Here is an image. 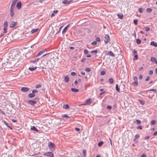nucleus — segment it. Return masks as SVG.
<instances>
[{
	"label": "nucleus",
	"mask_w": 157,
	"mask_h": 157,
	"mask_svg": "<svg viewBox=\"0 0 157 157\" xmlns=\"http://www.w3.org/2000/svg\"><path fill=\"white\" fill-rule=\"evenodd\" d=\"M104 38V42L106 44L109 42L110 41V37L109 35L107 34H105V35Z\"/></svg>",
	"instance_id": "obj_1"
},
{
	"label": "nucleus",
	"mask_w": 157,
	"mask_h": 157,
	"mask_svg": "<svg viewBox=\"0 0 157 157\" xmlns=\"http://www.w3.org/2000/svg\"><path fill=\"white\" fill-rule=\"evenodd\" d=\"M48 146L50 149L53 150H55V145L52 142H49L48 144Z\"/></svg>",
	"instance_id": "obj_2"
},
{
	"label": "nucleus",
	"mask_w": 157,
	"mask_h": 157,
	"mask_svg": "<svg viewBox=\"0 0 157 157\" xmlns=\"http://www.w3.org/2000/svg\"><path fill=\"white\" fill-rule=\"evenodd\" d=\"M27 103L32 106H33L36 103V101L35 100H29L27 101Z\"/></svg>",
	"instance_id": "obj_3"
},
{
	"label": "nucleus",
	"mask_w": 157,
	"mask_h": 157,
	"mask_svg": "<svg viewBox=\"0 0 157 157\" xmlns=\"http://www.w3.org/2000/svg\"><path fill=\"white\" fill-rule=\"evenodd\" d=\"M44 155L49 157H53V154L51 152H46L44 153Z\"/></svg>",
	"instance_id": "obj_4"
},
{
	"label": "nucleus",
	"mask_w": 157,
	"mask_h": 157,
	"mask_svg": "<svg viewBox=\"0 0 157 157\" xmlns=\"http://www.w3.org/2000/svg\"><path fill=\"white\" fill-rule=\"evenodd\" d=\"M17 22L16 21H13L11 22L10 24V28H13L16 26L17 25Z\"/></svg>",
	"instance_id": "obj_5"
},
{
	"label": "nucleus",
	"mask_w": 157,
	"mask_h": 157,
	"mask_svg": "<svg viewBox=\"0 0 157 157\" xmlns=\"http://www.w3.org/2000/svg\"><path fill=\"white\" fill-rule=\"evenodd\" d=\"M29 88L24 87L21 88V90L22 92H26L29 91Z\"/></svg>",
	"instance_id": "obj_6"
},
{
	"label": "nucleus",
	"mask_w": 157,
	"mask_h": 157,
	"mask_svg": "<svg viewBox=\"0 0 157 157\" xmlns=\"http://www.w3.org/2000/svg\"><path fill=\"white\" fill-rule=\"evenodd\" d=\"M91 103V99L90 98L87 99L85 102V103L82 104L83 105H89Z\"/></svg>",
	"instance_id": "obj_7"
},
{
	"label": "nucleus",
	"mask_w": 157,
	"mask_h": 157,
	"mask_svg": "<svg viewBox=\"0 0 157 157\" xmlns=\"http://www.w3.org/2000/svg\"><path fill=\"white\" fill-rule=\"evenodd\" d=\"M39 58H36L34 60H31L30 61V63H35L36 62H37L39 60Z\"/></svg>",
	"instance_id": "obj_8"
},
{
	"label": "nucleus",
	"mask_w": 157,
	"mask_h": 157,
	"mask_svg": "<svg viewBox=\"0 0 157 157\" xmlns=\"http://www.w3.org/2000/svg\"><path fill=\"white\" fill-rule=\"evenodd\" d=\"M21 3L20 2H19L17 3V5H16V7L17 8V9L18 10H19L21 9Z\"/></svg>",
	"instance_id": "obj_9"
},
{
	"label": "nucleus",
	"mask_w": 157,
	"mask_h": 157,
	"mask_svg": "<svg viewBox=\"0 0 157 157\" xmlns=\"http://www.w3.org/2000/svg\"><path fill=\"white\" fill-rule=\"evenodd\" d=\"M30 129L32 131H33L36 132H38V130L34 126H33V127H31Z\"/></svg>",
	"instance_id": "obj_10"
},
{
	"label": "nucleus",
	"mask_w": 157,
	"mask_h": 157,
	"mask_svg": "<svg viewBox=\"0 0 157 157\" xmlns=\"http://www.w3.org/2000/svg\"><path fill=\"white\" fill-rule=\"evenodd\" d=\"M107 55L112 57L115 56V55L113 53L112 51H109L108 52Z\"/></svg>",
	"instance_id": "obj_11"
},
{
	"label": "nucleus",
	"mask_w": 157,
	"mask_h": 157,
	"mask_svg": "<svg viewBox=\"0 0 157 157\" xmlns=\"http://www.w3.org/2000/svg\"><path fill=\"white\" fill-rule=\"evenodd\" d=\"M72 1V0H63L62 2V3L65 4H67Z\"/></svg>",
	"instance_id": "obj_12"
},
{
	"label": "nucleus",
	"mask_w": 157,
	"mask_h": 157,
	"mask_svg": "<svg viewBox=\"0 0 157 157\" xmlns=\"http://www.w3.org/2000/svg\"><path fill=\"white\" fill-rule=\"evenodd\" d=\"M35 94L32 93L29 94L28 95V97L30 98H33L35 97Z\"/></svg>",
	"instance_id": "obj_13"
},
{
	"label": "nucleus",
	"mask_w": 157,
	"mask_h": 157,
	"mask_svg": "<svg viewBox=\"0 0 157 157\" xmlns=\"http://www.w3.org/2000/svg\"><path fill=\"white\" fill-rule=\"evenodd\" d=\"M150 44L154 47H157V44L155 41H152L150 43Z\"/></svg>",
	"instance_id": "obj_14"
},
{
	"label": "nucleus",
	"mask_w": 157,
	"mask_h": 157,
	"mask_svg": "<svg viewBox=\"0 0 157 157\" xmlns=\"http://www.w3.org/2000/svg\"><path fill=\"white\" fill-rule=\"evenodd\" d=\"M37 68V67H30L29 68V70L30 71H33L36 69Z\"/></svg>",
	"instance_id": "obj_15"
},
{
	"label": "nucleus",
	"mask_w": 157,
	"mask_h": 157,
	"mask_svg": "<svg viewBox=\"0 0 157 157\" xmlns=\"http://www.w3.org/2000/svg\"><path fill=\"white\" fill-rule=\"evenodd\" d=\"M69 24H68L64 28V29H63V30L62 31V33H65L66 32V30L67 29V27L69 26Z\"/></svg>",
	"instance_id": "obj_16"
},
{
	"label": "nucleus",
	"mask_w": 157,
	"mask_h": 157,
	"mask_svg": "<svg viewBox=\"0 0 157 157\" xmlns=\"http://www.w3.org/2000/svg\"><path fill=\"white\" fill-rule=\"evenodd\" d=\"M139 101L142 105H144L145 103V101L142 99H139Z\"/></svg>",
	"instance_id": "obj_17"
},
{
	"label": "nucleus",
	"mask_w": 157,
	"mask_h": 157,
	"mask_svg": "<svg viewBox=\"0 0 157 157\" xmlns=\"http://www.w3.org/2000/svg\"><path fill=\"white\" fill-rule=\"evenodd\" d=\"M64 81L65 82H68L69 78L68 76H66L64 77Z\"/></svg>",
	"instance_id": "obj_18"
},
{
	"label": "nucleus",
	"mask_w": 157,
	"mask_h": 157,
	"mask_svg": "<svg viewBox=\"0 0 157 157\" xmlns=\"http://www.w3.org/2000/svg\"><path fill=\"white\" fill-rule=\"evenodd\" d=\"M17 2V0H14L12 2L11 6L14 7L15 6V4Z\"/></svg>",
	"instance_id": "obj_19"
},
{
	"label": "nucleus",
	"mask_w": 157,
	"mask_h": 157,
	"mask_svg": "<svg viewBox=\"0 0 157 157\" xmlns=\"http://www.w3.org/2000/svg\"><path fill=\"white\" fill-rule=\"evenodd\" d=\"M63 108L66 109H68L69 108V106L67 104L64 105H63Z\"/></svg>",
	"instance_id": "obj_20"
},
{
	"label": "nucleus",
	"mask_w": 157,
	"mask_h": 157,
	"mask_svg": "<svg viewBox=\"0 0 157 157\" xmlns=\"http://www.w3.org/2000/svg\"><path fill=\"white\" fill-rule=\"evenodd\" d=\"M71 90L73 92H76L78 91V90L77 89H76L74 88H71Z\"/></svg>",
	"instance_id": "obj_21"
},
{
	"label": "nucleus",
	"mask_w": 157,
	"mask_h": 157,
	"mask_svg": "<svg viewBox=\"0 0 157 157\" xmlns=\"http://www.w3.org/2000/svg\"><path fill=\"white\" fill-rule=\"evenodd\" d=\"M115 88L116 90L117 91V92H120V89L118 87V84H117L116 85Z\"/></svg>",
	"instance_id": "obj_22"
},
{
	"label": "nucleus",
	"mask_w": 157,
	"mask_h": 157,
	"mask_svg": "<svg viewBox=\"0 0 157 157\" xmlns=\"http://www.w3.org/2000/svg\"><path fill=\"white\" fill-rule=\"evenodd\" d=\"M38 30V29H32L31 31V32L32 33H33L37 31Z\"/></svg>",
	"instance_id": "obj_23"
},
{
	"label": "nucleus",
	"mask_w": 157,
	"mask_h": 157,
	"mask_svg": "<svg viewBox=\"0 0 157 157\" xmlns=\"http://www.w3.org/2000/svg\"><path fill=\"white\" fill-rule=\"evenodd\" d=\"M140 137V135L138 134H136L135 137V138L134 139V141L136 140L137 139H138Z\"/></svg>",
	"instance_id": "obj_24"
},
{
	"label": "nucleus",
	"mask_w": 157,
	"mask_h": 157,
	"mask_svg": "<svg viewBox=\"0 0 157 157\" xmlns=\"http://www.w3.org/2000/svg\"><path fill=\"white\" fill-rule=\"evenodd\" d=\"M4 27L7 28L8 26V22L7 21H5L4 24Z\"/></svg>",
	"instance_id": "obj_25"
},
{
	"label": "nucleus",
	"mask_w": 157,
	"mask_h": 157,
	"mask_svg": "<svg viewBox=\"0 0 157 157\" xmlns=\"http://www.w3.org/2000/svg\"><path fill=\"white\" fill-rule=\"evenodd\" d=\"M114 81L113 79L110 78L109 79V82L110 83L112 84L113 82Z\"/></svg>",
	"instance_id": "obj_26"
},
{
	"label": "nucleus",
	"mask_w": 157,
	"mask_h": 157,
	"mask_svg": "<svg viewBox=\"0 0 157 157\" xmlns=\"http://www.w3.org/2000/svg\"><path fill=\"white\" fill-rule=\"evenodd\" d=\"M147 91H154L155 93H156L157 92V90L156 89H152L150 90H147Z\"/></svg>",
	"instance_id": "obj_27"
},
{
	"label": "nucleus",
	"mask_w": 157,
	"mask_h": 157,
	"mask_svg": "<svg viewBox=\"0 0 157 157\" xmlns=\"http://www.w3.org/2000/svg\"><path fill=\"white\" fill-rule=\"evenodd\" d=\"M132 84L135 86H137L138 85L137 81H135L132 83Z\"/></svg>",
	"instance_id": "obj_28"
},
{
	"label": "nucleus",
	"mask_w": 157,
	"mask_h": 157,
	"mask_svg": "<svg viewBox=\"0 0 157 157\" xmlns=\"http://www.w3.org/2000/svg\"><path fill=\"white\" fill-rule=\"evenodd\" d=\"M136 42L137 44H140L141 43V41L140 39H137L136 40Z\"/></svg>",
	"instance_id": "obj_29"
},
{
	"label": "nucleus",
	"mask_w": 157,
	"mask_h": 157,
	"mask_svg": "<svg viewBox=\"0 0 157 157\" xmlns=\"http://www.w3.org/2000/svg\"><path fill=\"white\" fill-rule=\"evenodd\" d=\"M152 9L150 8H148L146 9V11L147 13H150L151 12Z\"/></svg>",
	"instance_id": "obj_30"
},
{
	"label": "nucleus",
	"mask_w": 157,
	"mask_h": 157,
	"mask_svg": "<svg viewBox=\"0 0 157 157\" xmlns=\"http://www.w3.org/2000/svg\"><path fill=\"white\" fill-rule=\"evenodd\" d=\"M155 123V120H152L150 122V124L151 125H153Z\"/></svg>",
	"instance_id": "obj_31"
},
{
	"label": "nucleus",
	"mask_w": 157,
	"mask_h": 157,
	"mask_svg": "<svg viewBox=\"0 0 157 157\" xmlns=\"http://www.w3.org/2000/svg\"><path fill=\"white\" fill-rule=\"evenodd\" d=\"M43 53V52L42 51H40L39 52V53L36 55V57H38L40 55H41Z\"/></svg>",
	"instance_id": "obj_32"
},
{
	"label": "nucleus",
	"mask_w": 157,
	"mask_h": 157,
	"mask_svg": "<svg viewBox=\"0 0 157 157\" xmlns=\"http://www.w3.org/2000/svg\"><path fill=\"white\" fill-rule=\"evenodd\" d=\"M82 154H83L84 157H86V150H83L82 151Z\"/></svg>",
	"instance_id": "obj_33"
},
{
	"label": "nucleus",
	"mask_w": 157,
	"mask_h": 157,
	"mask_svg": "<svg viewBox=\"0 0 157 157\" xmlns=\"http://www.w3.org/2000/svg\"><path fill=\"white\" fill-rule=\"evenodd\" d=\"M156 60V59L155 57H152L151 58V62H154Z\"/></svg>",
	"instance_id": "obj_34"
},
{
	"label": "nucleus",
	"mask_w": 157,
	"mask_h": 157,
	"mask_svg": "<svg viewBox=\"0 0 157 157\" xmlns=\"http://www.w3.org/2000/svg\"><path fill=\"white\" fill-rule=\"evenodd\" d=\"M103 143H104L103 142L100 141L98 143V145L99 147L101 146L103 144Z\"/></svg>",
	"instance_id": "obj_35"
},
{
	"label": "nucleus",
	"mask_w": 157,
	"mask_h": 157,
	"mask_svg": "<svg viewBox=\"0 0 157 157\" xmlns=\"http://www.w3.org/2000/svg\"><path fill=\"white\" fill-rule=\"evenodd\" d=\"M136 123L138 124H141V121L139 120H136Z\"/></svg>",
	"instance_id": "obj_36"
},
{
	"label": "nucleus",
	"mask_w": 157,
	"mask_h": 157,
	"mask_svg": "<svg viewBox=\"0 0 157 157\" xmlns=\"http://www.w3.org/2000/svg\"><path fill=\"white\" fill-rule=\"evenodd\" d=\"M62 117H65L66 118H70V117L67 116V115L64 114V115H62Z\"/></svg>",
	"instance_id": "obj_37"
},
{
	"label": "nucleus",
	"mask_w": 157,
	"mask_h": 157,
	"mask_svg": "<svg viewBox=\"0 0 157 157\" xmlns=\"http://www.w3.org/2000/svg\"><path fill=\"white\" fill-rule=\"evenodd\" d=\"M85 70L87 72H90L91 71L90 68L89 67L86 68Z\"/></svg>",
	"instance_id": "obj_38"
},
{
	"label": "nucleus",
	"mask_w": 157,
	"mask_h": 157,
	"mask_svg": "<svg viewBox=\"0 0 157 157\" xmlns=\"http://www.w3.org/2000/svg\"><path fill=\"white\" fill-rule=\"evenodd\" d=\"M133 79L135 81H137V77L136 76H134L133 77Z\"/></svg>",
	"instance_id": "obj_39"
},
{
	"label": "nucleus",
	"mask_w": 157,
	"mask_h": 157,
	"mask_svg": "<svg viewBox=\"0 0 157 157\" xmlns=\"http://www.w3.org/2000/svg\"><path fill=\"white\" fill-rule=\"evenodd\" d=\"M14 7L13 6H11L10 9V12L13 11Z\"/></svg>",
	"instance_id": "obj_40"
},
{
	"label": "nucleus",
	"mask_w": 157,
	"mask_h": 157,
	"mask_svg": "<svg viewBox=\"0 0 157 157\" xmlns=\"http://www.w3.org/2000/svg\"><path fill=\"white\" fill-rule=\"evenodd\" d=\"M88 50H87V49H85L84 50V54H87L88 53Z\"/></svg>",
	"instance_id": "obj_41"
},
{
	"label": "nucleus",
	"mask_w": 157,
	"mask_h": 157,
	"mask_svg": "<svg viewBox=\"0 0 157 157\" xmlns=\"http://www.w3.org/2000/svg\"><path fill=\"white\" fill-rule=\"evenodd\" d=\"M41 86L40 84H36V86L35 87L36 88H38L40 87Z\"/></svg>",
	"instance_id": "obj_42"
},
{
	"label": "nucleus",
	"mask_w": 157,
	"mask_h": 157,
	"mask_svg": "<svg viewBox=\"0 0 157 157\" xmlns=\"http://www.w3.org/2000/svg\"><path fill=\"white\" fill-rule=\"evenodd\" d=\"M105 74V71H103L101 72V75H104Z\"/></svg>",
	"instance_id": "obj_43"
},
{
	"label": "nucleus",
	"mask_w": 157,
	"mask_h": 157,
	"mask_svg": "<svg viewBox=\"0 0 157 157\" xmlns=\"http://www.w3.org/2000/svg\"><path fill=\"white\" fill-rule=\"evenodd\" d=\"M133 22L135 25H137L138 23V20H135L133 21Z\"/></svg>",
	"instance_id": "obj_44"
},
{
	"label": "nucleus",
	"mask_w": 157,
	"mask_h": 157,
	"mask_svg": "<svg viewBox=\"0 0 157 157\" xmlns=\"http://www.w3.org/2000/svg\"><path fill=\"white\" fill-rule=\"evenodd\" d=\"M117 16H118V17L119 18H120L121 19H123V15H120L119 14H118Z\"/></svg>",
	"instance_id": "obj_45"
},
{
	"label": "nucleus",
	"mask_w": 157,
	"mask_h": 157,
	"mask_svg": "<svg viewBox=\"0 0 157 157\" xmlns=\"http://www.w3.org/2000/svg\"><path fill=\"white\" fill-rule=\"evenodd\" d=\"M71 75L72 76H75L76 75V73L74 72H72L71 73Z\"/></svg>",
	"instance_id": "obj_46"
},
{
	"label": "nucleus",
	"mask_w": 157,
	"mask_h": 157,
	"mask_svg": "<svg viewBox=\"0 0 157 157\" xmlns=\"http://www.w3.org/2000/svg\"><path fill=\"white\" fill-rule=\"evenodd\" d=\"M97 44V42L96 41H94L91 43V44L92 45H95Z\"/></svg>",
	"instance_id": "obj_47"
},
{
	"label": "nucleus",
	"mask_w": 157,
	"mask_h": 157,
	"mask_svg": "<svg viewBox=\"0 0 157 157\" xmlns=\"http://www.w3.org/2000/svg\"><path fill=\"white\" fill-rule=\"evenodd\" d=\"M96 41L98 42H100V38L99 37H97L95 39Z\"/></svg>",
	"instance_id": "obj_48"
},
{
	"label": "nucleus",
	"mask_w": 157,
	"mask_h": 157,
	"mask_svg": "<svg viewBox=\"0 0 157 157\" xmlns=\"http://www.w3.org/2000/svg\"><path fill=\"white\" fill-rule=\"evenodd\" d=\"M139 11L140 13H142L143 12V10L142 8H140L139 9Z\"/></svg>",
	"instance_id": "obj_49"
},
{
	"label": "nucleus",
	"mask_w": 157,
	"mask_h": 157,
	"mask_svg": "<svg viewBox=\"0 0 157 157\" xmlns=\"http://www.w3.org/2000/svg\"><path fill=\"white\" fill-rule=\"evenodd\" d=\"M97 52H98V51L96 50H93L91 51V53H97Z\"/></svg>",
	"instance_id": "obj_50"
},
{
	"label": "nucleus",
	"mask_w": 157,
	"mask_h": 157,
	"mask_svg": "<svg viewBox=\"0 0 157 157\" xmlns=\"http://www.w3.org/2000/svg\"><path fill=\"white\" fill-rule=\"evenodd\" d=\"M38 92V90H32V93L33 94L37 93Z\"/></svg>",
	"instance_id": "obj_51"
},
{
	"label": "nucleus",
	"mask_w": 157,
	"mask_h": 157,
	"mask_svg": "<svg viewBox=\"0 0 157 157\" xmlns=\"http://www.w3.org/2000/svg\"><path fill=\"white\" fill-rule=\"evenodd\" d=\"M86 61V58H82V59H81V62H83V63H84V62H85Z\"/></svg>",
	"instance_id": "obj_52"
},
{
	"label": "nucleus",
	"mask_w": 157,
	"mask_h": 157,
	"mask_svg": "<svg viewBox=\"0 0 157 157\" xmlns=\"http://www.w3.org/2000/svg\"><path fill=\"white\" fill-rule=\"evenodd\" d=\"M7 28L4 27L3 30H4V33H5L7 32Z\"/></svg>",
	"instance_id": "obj_53"
},
{
	"label": "nucleus",
	"mask_w": 157,
	"mask_h": 157,
	"mask_svg": "<svg viewBox=\"0 0 157 157\" xmlns=\"http://www.w3.org/2000/svg\"><path fill=\"white\" fill-rule=\"evenodd\" d=\"M112 106L111 105H108L107 106V108L108 109H112Z\"/></svg>",
	"instance_id": "obj_54"
},
{
	"label": "nucleus",
	"mask_w": 157,
	"mask_h": 157,
	"mask_svg": "<svg viewBox=\"0 0 157 157\" xmlns=\"http://www.w3.org/2000/svg\"><path fill=\"white\" fill-rule=\"evenodd\" d=\"M150 28L149 27H146L145 28V31L146 32H148L150 30Z\"/></svg>",
	"instance_id": "obj_55"
},
{
	"label": "nucleus",
	"mask_w": 157,
	"mask_h": 157,
	"mask_svg": "<svg viewBox=\"0 0 157 157\" xmlns=\"http://www.w3.org/2000/svg\"><path fill=\"white\" fill-rule=\"evenodd\" d=\"M133 54L136 55H137V52L136 51V50H134L133 52Z\"/></svg>",
	"instance_id": "obj_56"
},
{
	"label": "nucleus",
	"mask_w": 157,
	"mask_h": 157,
	"mask_svg": "<svg viewBox=\"0 0 157 157\" xmlns=\"http://www.w3.org/2000/svg\"><path fill=\"white\" fill-rule=\"evenodd\" d=\"M14 13L13 11L10 12V16L11 17H12L14 15Z\"/></svg>",
	"instance_id": "obj_57"
},
{
	"label": "nucleus",
	"mask_w": 157,
	"mask_h": 157,
	"mask_svg": "<svg viewBox=\"0 0 157 157\" xmlns=\"http://www.w3.org/2000/svg\"><path fill=\"white\" fill-rule=\"evenodd\" d=\"M153 71L152 70H150L149 71V74L150 75H152L153 74Z\"/></svg>",
	"instance_id": "obj_58"
},
{
	"label": "nucleus",
	"mask_w": 157,
	"mask_h": 157,
	"mask_svg": "<svg viewBox=\"0 0 157 157\" xmlns=\"http://www.w3.org/2000/svg\"><path fill=\"white\" fill-rule=\"evenodd\" d=\"M150 79V77L149 76H147L145 79L146 81H148Z\"/></svg>",
	"instance_id": "obj_59"
},
{
	"label": "nucleus",
	"mask_w": 157,
	"mask_h": 157,
	"mask_svg": "<svg viewBox=\"0 0 157 157\" xmlns=\"http://www.w3.org/2000/svg\"><path fill=\"white\" fill-rule=\"evenodd\" d=\"M137 129H142V127L141 126H139L137 128Z\"/></svg>",
	"instance_id": "obj_60"
},
{
	"label": "nucleus",
	"mask_w": 157,
	"mask_h": 157,
	"mask_svg": "<svg viewBox=\"0 0 157 157\" xmlns=\"http://www.w3.org/2000/svg\"><path fill=\"white\" fill-rule=\"evenodd\" d=\"M138 56L137 55H135L134 58V59H135L134 58L136 59H137L138 58Z\"/></svg>",
	"instance_id": "obj_61"
},
{
	"label": "nucleus",
	"mask_w": 157,
	"mask_h": 157,
	"mask_svg": "<svg viewBox=\"0 0 157 157\" xmlns=\"http://www.w3.org/2000/svg\"><path fill=\"white\" fill-rule=\"evenodd\" d=\"M150 137V136H146L145 137L144 139L145 140H147V139H149Z\"/></svg>",
	"instance_id": "obj_62"
},
{
	"label": "nucleus",
	"mask_w": 157,
	"mask_h": 157,
	"mask_svg": "<svg viewBox=\"0 0 157 157\" xmlns=\"http://www.w3.org/2000/svg\"><path fill=\"white\" fill-rule=\"evenodd\" d=\"M157 135V131L155 132L153 134V135L154 136Z\"/></svg>",
	"instance_id": "obj_63"
},
{
	"label": "nucleus",
	"mask_w": 157,
	"mask_h": 157,
	"mask_svg": "<svg viewBox=\"0 0 157 157\" xmlns=\"http://www.w3.org/2000/svg\"><path fill=\"white\" fill-rule=\"evenodd\" d=\"M141 157H146V155L145 154H143L141 155Z\"/></svg>",
	"instance_id": "obj_64"
}]
</instances>
